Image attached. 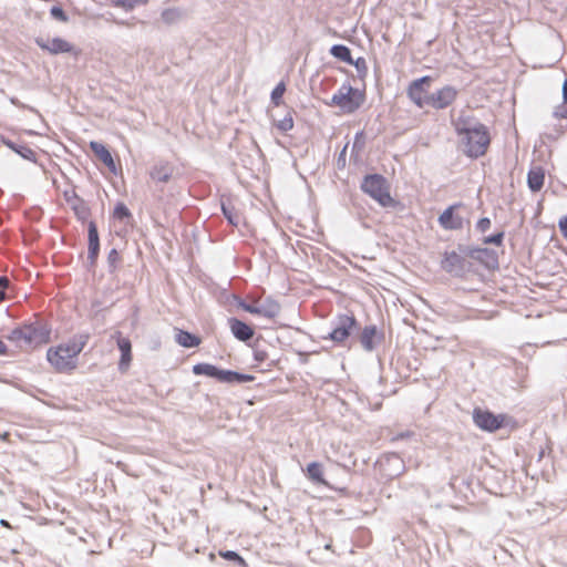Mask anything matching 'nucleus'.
<instances>
[{"label": "nucleus", "mask_w": 567, "mask_h": 567, "mask_svg": "<svg viewBox=\"0 0 567 567\" xmlns=\"http://www.w3.org/2000/svg\"><path fill=\"white\" fill-rule=\"evenodd\" d=\"M90 148L94 155L112 172L115 171V162L110 151L100 142L92 141Z\"/></svg>", "instance_id": "obj_15"}, {"label": "nucleus", "mask_w": 567, "mask_h": 567, "mask_svg": "<svg viewBox=\"0 0 567 567\" xmlns=\"http://www.w3.org/2000/svg\"><path fill=\"white\" fill-rule=\"evenodd\" d=\"M432 83L431 76H423L413 81L408 87L409 97L419 107L429 106L431 94L430 86Z\"/></svg>", "instance_id": "obj_10"}, {"label": "nucleus", "mask_w": 567, "mask_h": 567, "mask_svg": "<svg viewBox=\"0 0 567 567\" xmlns=\"http://www.w3.org/2000/svg\"><path fill=\"white\" fill-rule=\"evenodd\" d=\"M457 96V91L451 86H445L435 93L431 94L429 103L430 107L444 109L452 104Z\"/></svg>", "instance_id": "obj_13"}, {"label": "nucleus", "mask_w": 567, "mask_h": 567, "mask_svg": "<svg viewBox=\"0 0 567 567\" xmlns=\"http://www.w3.org/2000/svg\"><path fill=\"white\" fill-rule=\"evenodd\" d=\"M323 465L318 462H311L305 470L306 476L313 483L329 486L328 482L323 477Z\"/></svg>", "instance_id": "obj_18"}, {"label": "nucleus", "mask_w": 567, "mask_h": 567, "mask_svg": "<svg viewBox=\"0 0 567 567\" xmlns=\"http://www.w3.org/2000/svg\"><path fill=\"white\" fill-rule=\"evenodd\" d=\"M8 145L27 159H32L34 157V152L27 146H21L20 148H16L12 143H8Z\"/></svg>", "instance_id": "obj_29"}, {"label": "nucleus", "mask_w": 567, "mask_h": 567, "mask_svg": "<svg viewBox=\"0 0 567 567\" xmlns=\"http://www.w3.org/2000/svg\"><path fill=\"white\" fill-rule=\"evenodd\" d=\"M50 13L54 19H56L61 22L68 21V16L65 14V12L63 11V9L61 7H52L50 10Z\"/></svg>", "instance_id": "obj_30"}, {"label": "nucleus", "mask_w": 567, "mask_h": 567, "mask_svg": "<svg viewBox=\"0 0 567 567\" xmlns=\"http://www.w3.org/2000/svg\"><path fill=\"white\" fill-rule=\"evenodd\" d=\"M361 189L378 202L382 207H395L396 202L390 194L388 181L379 174H372L364 177Z\"/></svg>", "instance_id": "obj_4"}, {"label": "nucleus", "mask_w": 567, "mask_h": 567, "mask_svg": "<svg viewBox=\"0 0 567 567\" xmlns=\"http://www.w3.org/2000/svg\"><path fill=\"white\" fill-rule=\"evenodd\" d=\"M86 339L71 340L56 347L49 348L47 359L53 369L60 373L71 372L76 368L78 355L83 350Z\"/></svg>", "instance_id": "obj_3"}, {"label": "nucleus", "mask_w": 567, "mask_h": 567, "mask_svg": "<svg viewBox=\"0 0 567 567\" xmlns=\"http://www.w3.org/2000/svg\"><path fill=\"white\" fill-rule=\"evenodd\" d=\"M473 420L477 427L487 432H495L507 425L509 417L506 414H494L488 410L476 408Z\"/></svg>", "instance_id": "obj_7"}, {"label": "nucleus", "mask_w": 567, "mask_h": 567, "mask_svg": "<svg viewBox=\"0 0 567 567\" xmlns=\"http://www.w3.org/2000/svg\"><path fill=\"white\" fill-rule=\"evenodd\" d=\"M503 237H504V234H503V233H498V234H496V235H493V236H491V237H487V238L485 239V243H487V244H494V245H496V246H499V245H502V243H503Z\"/></svg>", "instance_id": "obj_34"}, {"label": "nucleus", "mask_w": 567, "mask_h": 567, "mask_svg": "<svg viewBox=\"0 0 567 567\" xmlns=\"http://www.w3.org/2000/svg\"><path fill=\"white\" fill-rule=\"evenodd\" d=\"M148 0H113V4L125 10H133L135 7L146 4Z\"/></svg>", "instance_id": "obj_25"}, {"label": "nucleus", "mask_w": 567, "mask_h": 567, "mask_svg": "<svg viewBox=\"0 0 567 567\" xmlns=\"http://www.w3.org/2000/svg\"><path fill=\"white\" fill-rule=\"evenodd\" d=\"M365 101L364 91L350 85H342L332 96L331 104L338 106L343 113L355 112Z\"/></svg>", "instance_id": "obj_5"}, {"label": "nucleus", "mask_w": 567, "mask_h": 567, "mask_svg": "<svg viewBox=\"0 0 567 567\" xmlns=\"http://www.w3.org/2000/svg\"><path fill=\"white\" fill-rule=\"evenodd\" d=\"M113 215L116 219L122 220L124 218L131 217V212L123 203H118L114 208Z\"/></svg>", "instance_id": "obj_27"}, {"label": "nucleus", "mask_w": 567, "mask_h": 567, "mask_svg": "<svg viewBox=\"0 0 567 567\" xmlns=\"http://www.w3.org/2000/svg\"><path fill=\"white\" fill-rule=\"evenodd\" d=\"M491 227V220L488 218H481L477 223V229L481 231H486Z\"/></svg>", "instance_id": "obj_35"}, {"label": "nucleus", "mask_w": 567, "mask_h": 567, "mask_svg": "<svg viewBox=\"0 0 567 567\" xmlns=\"http://www.w3.org/2000/svg\"><path fill=\"white\" fill-rule=\"evenodd\" d=\"M223 212H224V215L227 217V219H228L231 224H234V225H235L236 223H235V220H234V218H233V216H231V213H228L225 206H223Z\"/></svg>", "instance_id": "obj_40"}, {"label": "nucleus", "mask_w": 567, "mask_h": 567, "mask_svg": "<svg viewBox=\"0 0 567 567\" xmlns=\"http://www.w3.org/2000/svg\"><path fill=\"white\" fill-rule=\"evenodd\" d=\"M545 183V171L537 166L529 169L527 174V185L534 193L539 192Z\"/></svg>", "instance_id": "obj_17"}, {"label": "nucleus", "mask_w": 567, "mask_h": 567, "mask_svg": "<svg viewBox=\"0 0 567 567\" xmlns=\"http://www.w3.org/2000/svg\"><path fill=\"white\" fill-rule=\"evenodd\" d=\"M357 327V319L352 315L338 316L334 327L329 333L328 339L337 344H344L352 331Z\"/></svg>", "instance_id": "obj_8"}, {"label": "nucleus", "mask_w": 567, "mask_h": 567, "mask_svg": "<svg viewBox=\"0 0 567 567\" xmlns=\"http://www.w3.org/2000/svg\"><path fill=\"white\" fill-rule=\"evenodd\" d=\"M114 338L116 339V343L118 350L121 351V358L118 361V369L122 372H126L132 362V343L131 340L126 337H123L121 332H116Z\"/></svg>", "instance_id": "obj_12"}, {"label": "nucleus", "mask_w": 567, "mask_h": 567, "mask_svg": "<svg viewBox=\"0 0 567 567\" xmlns=\"http://www.w3.org/2000/svg\"><path fill=\"white\" fill-rule=\"evenodd\" d=\"M229 328L233 334L240 341H247L252 338L254 329L247 323L243 322L239 319L231 318L228 321Z\"/></svg>", "instance_id": "obj_16"}, {"label": "nucleus", "mask_w": 567, "mask_h": 567, "mask_svg": "<svg viewBox=\"0 0 567 567\" xmlns=\"http://www.w3.org/2000/svg\"><path fill=\"white\" fill-rule=\"evenodd\" d=\"M254 359L255 361H257L258 363H261L264 361H266L268 359V353L266 350H261V349H256L254 351Z\"/></svg>", "instance_id": "obj_33"}, {"label": "nucleus", "mask_w": 567, "mask_h": 567, "mask_svg": "<svg viewBox=\"0 0 567 567\" xmlns=\"http://www.w3.org/2000/svg\"><path fill=\"white\" fill-rule=\"evenodd\" d=\"M87 237H89V258L94 260L100 250V239H99V233L97 228L94 221L89 223V229H87Z\"/></svg>", "instance_id": "obj_19"}, {"label": "nucleus", "mask_w": 567, "mask_h": 567, "mask_svg": "<svg viewBox=\"0 0 567 567\" xmlns=\"http://www.w3.org/2000/svg\"><path fill=\"white\" fill-rule=\"evenodd\" d=\"M9 279L7 277H0V302L7 298V289L9 288Z\"/></svg>", "instance_id": "obj_31"}, {"label": "nucleus", "mask_w": 567, "mask_h": 567, "mask_svg": "<svg viewBox=\"0 0 567 567\" xmlns=\"http://www.w3.org/2000/svg\"><path fill=\"white\" fill-rule=\"evenodd\" d=\"M286 92L285 82H280L276 85V87L271 92V102L275 106H279L282 104V97Z\"/></svg>", "instance_id": "obj_24"}, {"label": "nucleus", "mask_w": 567, "mask_h": 567, "mask_svg": "<svg viewBox=\"0 0 567 567\" xmlns=\"http://www.w3.org/2000/svg\"><path fill=\"white\" fill-rule=\"evenodd\" d=\"M218 555L224 559L235 561L240 567H248L247 561L236 551L233 550H219Z\"/></svg>", "instance_id": "obj_23"}, {"label": "nucleus", "mask_w": 567, "mask_h": 567, "mask_svg": "<svg viewBox=\"0 0 567 567\" xmlns=\"http://www.w3.org/2000/svg\"><path fill=\"white\" fill-rule=\"evenodd\" d=\"M453 209L454 207H450L440 216V223L444 228H455V224L453 223Z\"/></svg>", "instance_id": "obj_26"}, {"label": "nucleus", "mask_w": 567, "mask_h": 567, "mask_svg": "<svg viewBox=\"0 0 567 567\" xmlns=\"http://www.w3.org/2000/svg\"><path fill=\"white\" fill-rule=\"evenodd\" d=\"M35 43L41 50L47 51L53 55L61 53H71L74 55L80 54V50L76 49L73 43L60 37H54L52 39H44L39 37L35 39Z\"/></svg>", "instance_id": "obj_9"}, {"label": "nucleus", "mask_w": 567, "mask_h": 567, "mask_svg": "<svg viewBox=\"0 0 567 567\" xmlns=\"http://www.w3.org/2000/svg\"><path fill=\"white\" fill-rule=\"evenodd\" d=\"M378 330L375 326H367L360 334V342L367 351L374 349L375 339L378 338Z\"/></svg>", "instance_id": "obj_21"}, {"label": "nucleus", "mask_w": 567, "mask_h": 567, "mask_svg": "<svg viewBox=\"0 0 567 567\" xmlns=\"http://www.w3.org/2000/svg\"><path fill=\"white\" fill-rule=\"evenodd\" d=\"M330 53L343 62L352 63L351 51L346 45L336 44L330 49Z\"/></svg>", "instance_id": "obj_22"}, {"label": "nucleus", "mask_w": 567, "mask_h": 567, "mask_svg": "<svg viewBox=\"0 0 567 567\" xmlns=\"http://www.w3.org/2000/svg\"><path fill=\"white\" fill-rule=\"evenodd\" d=\"M558 226L561 235L567 239V215L559 219Z\"/></svg>", "instance_id": "obj_36"}, {"label": "nucleus", "mask_w": 567, "mask_h": 567, "mask_svg": "<svg viewBox=\"0 0 567 567\" xmlns=\"http://www.w3.org/2000/svg\"><path fill=\"white\" fill-rule=\"evenodd\" d=\"M241 309L256 316H261L265 318L272 319L278 316L280 311V305L270 299H257L252 302H244L240 305Z\"/></svg>", "instance_id": "obj_11"}, {"label": "nucleus", "mask_w": 567, "mask_h": 567, "mask_svg": "<svg viewBox=\"0 0 567 567\" xmlns=\"http://www.w3.org/2000/svg\"><path fill=\"white\" fill-rule=\"evenodd\" d=\"M563 99L564 103L567 104V79L565 80L563 84Z\"/></svg>", "instance_id": "obj_38"}, {"label": "nucleus", "mask_w": 567, "mask_h": 567, "mask_svg": "<svg viewBox=\"0 0 567 567\" xmlns=\"http://www.w3.org/2000/svg\"><path fill=\"white\" fill-rule=\"evenodd\" d=\"M554 116L558 120L567 118V104L564 102L556 106L554 111Z\"/></svg>", "instance_id": "obj_32"}, {"label": "nucleus", "mask_w": 567, "mask_h": 567, "mask_svg": "<svg viewBox=\"0 0 567 567\" xmlns=\"http://www.w3.org/2000/svg\"><path fill=\"white\" fill-rule=\"evenodd\" d=\"M174 14H175V12H174V11H165V12L163 13V18H164L166 21H172V19H173V16H174Z\"/></svg>", "instance_id": "obj_39"}, {"label": "nucleus", "mask_w": 567, "mask_h": 567, "mask_svg": "<svg viewBox=\"0 0 567 567\" xmlns=\"http://www.w3.org/2000/svg\"><path fill=\"white\" fill-rule=\"evenodd\" d=\"M172 175L173 166L167 162L157 163L150 171V176L155 183H167Z\"/></svg>", "instance_id": "obj_14"}, {"label": "nucleus", "mask_w": 567, "mask_h": 567, "mask_svg": "<svg viewBox=\"0 0 567 567\" xmlns=\"http://www.w3.org/2000/svg\"><path fill=\"white\" fill-rule=\"evenodd\" d=\"M276 126L281 132L290 131L293 127V118L291 115L285 116L281 121L276 123Z\"/></svg>", "instance_id": "obj_28"}, {"label": "nucleus", "mask_w": 567, "mask_h": 567, "mask_svg": "<svg viewBox=\"0 0 567 567\" xmlns=\"http://www.w3.org/2000/svg\"><path fill=\"white\" fill-rule=\"evenodd\" d=\"M7 339L21 351H31L50 341V330L43 322L35 321L14 328Z\"/></svg>", "instance_id": "obj_2"}, {"label": "nucleus", "mask_w": 567, "mask_h": 567, "mask_svg": "<svg viewBox=\"0 0 567 567\" xmlns=\"http://www.w3.org/2000/svg\"><path fill=\"white\" fill-rule=\"evenodd\" d=\"M0 524H1V526H3V527L11 528V525H10V524H9V522H7L6 519H1V520H0Z\"/></svg>", "instance_id": "obj_41"}, {"label": "nucleus", "mask_w": 567, "mask_h": 567, "mask_svg": "<svg viewBox=\"0 0 567 567\" xmlns=\"http://www.w3.org/2000/svg\"><path fill=\"white\" fill-rule=\"evenodd\" d=\"M193 373L196 375H206L215 378L219 382L224 383H244L252 382L255 377L251 374H243L230 370H220L217 367L209 363H197L193 367Z\"/></svg>", "instance_id": "obj_6"}, {"label": "nucleus", "mask_w": 567, "mask_h": 567, "mask_svg": "<svg viewBox=\"0 0 567 567\" xmlns=\"http://www.w3.org/2000/svg\"><path fill=\"white\" fill-rule=\"evenodd\" d=\"M175 341L184 348H195L202 342V339L188 331L177 329L175 334Z\"/></svg>", "instance_id": "obj_20"}, {"label": "nucleus", "mask_w": 567, "mask_h": 567, "mask_svg": "<svg viewBox=\"0 0 567 567\" xmlns=\"http://www.w3.org/2000/svg\"><path fill=\"white\" fill-rule=\"evenodd\" d=\"M6 355H10V350L6 342L0 338V357Z\"/></svg>", "instance_id": "obj_37"}, {"label": "nucleus", "mask_w": 567, "mask_h": 567, "mask_svg": "<svg viewBox=\"0 0 567 567\" xmlns=\"http://www.w3.org/2000/svg\"><path fill=\"white\" fill-rule=\"evenodd\" d=\"M491 142V131L485 124L463 120V154L471 158L482 157L487 153Z\"/></svg>", "instance_id": "obj_1"}]
</instances>
